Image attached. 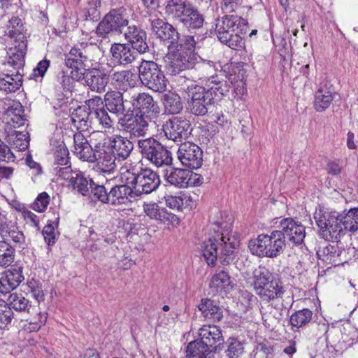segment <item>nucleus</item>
I'll list each match as a JSON object with an SVG mask.
<instances>
[{
	"instance_id": "1",
	"label": "nucleus",
	"mask_w": 358,
	"mask_h": 358,
	"mask_svg": "<svg viewBox=\"0 0 358 358\" xmlns=\"http://www.w3.org/2000/svg\"><path fill=\"white\" fill-rule=\"evenodd\" d=\"M314 219L320 229V236L327 241L338 243L347 231H358V208H350L345 214L316 208Z\"/></svg>"
},
{
	"instance_id": "2",
	"label": "nucleus",
	"mask_w": 358,
	"mask_h": 358,
	"mask_svg": "<svg viewBox=\"0 0 358 358\" xmlns=\"http://www.w3.org/2000/svg\"><path fill=\"white\" fill-rule=\"evenodd\" d=\"M220 68V73L210 76L208 80L209 89L194 83L184 87L185 98L187 99V109L195 116H204L208 113V106L218 104L223 99L224 89L222 83V66L218 63Z\"/></svg>"
},
{
	"instance_id": "3",
	"label": "nucleus",
	"mask_w": 358,
	"mask_h": 358,
	"mask_svg": "<svg viewBox=\"0 0 358 358\" xmlns=\"http://www.w3.org/2000/svg\"><path fill=\"white\" fill-rule=\"evenodd\" d=\"M196 43L194 36L185 35L182 36L178 47L168 50L164 57L167 73L176 76L193 67L197 60V55L194 52Z\"/></svg>"
},
{
	"instance_id": "4",
	"label": "nucleus",
	"mask_w": 358,
	"mask_h": 358,
	"mask_svg": "<svg viewBox=\"0 0 358 358\" xmlns=\"http://www.w3.org/2000/svg\"><path fill=\"white\" fill-rule=\"evenodd\" d=\"M0 235L3 241H0V266H8L15 259V249L5 240L9 238L20 248L24 249L25 236L23 232L7 217V215L0 211Z\"/></svg>"
},
{
	"instance_id": "5",
	"label": "nucleus",
	"mask_w": 358,
	"mask_h": 358,
	"mask_svg": "<svg viewBox=\"0 0 358 358\" xmlns=\"http://www.w3.org/2000/svg\"><path fill=\"white\" fill-rule=\"evenodd\" d=\"M122 179L131 185L134 195L137 196L152 193L160 185L159 176L155 171L141 166H136L127 169L122 173Z\"/></svg>"
},
{
	"instance_id": "6",
	"label": "nucleus",
	"mask_w": 358,
	"mask_h": 358,
	"mask_svg": "<svg viewBox=\"0 0 358 358\" xmlns=\"http://www.w3.org/2000/svg\"><path fill=\"white\" fill-rule=\"evenodd\" d=\"M165 13L170 17L178 20L185 27L191 29L201 28L204 17L196 8L185 0H169L165 7Z\"/></svg>"
},
{
	"instance_id": "7",
	"label": "nucleus",
	"mask_w": 358,
	"mask_h": 358,
	"mask_svg": "<svg viewBox=\"0 0 358 358\" xmlns=\"http://www.w3.org/2000/svg\"><path fill=\"white\" fill-rule=\"evenodd\" d=\"M285 245L282 234L274 230L270 234H261L250 240L248 248L252 255L259 257L275 258L283 252Z\"/></svg>"
},
{
	"instance_id": "8",
	"label": "nucleus",
	"mask_w": 358,
	"mask_h": 358,
	"mask_svg": "<svg viewBox=\"0 0 358 358\" xmlns=\"http://www.w3.org/2000/svg\"><path fill=\"white\" fill-rule=\"evenodd\" d=\"M270 278L269 271L265 268H259V271H255L252 283L261 300L267 303L282 298L285 292L282 282L278 279Z\"/></svg>"
},
{
	"instance_id": "9",
	"label": "nucleus",
	"mask_w": 358,
	"mask_h": 358,
	"mask_svg": "<svg viewBox=\"0 0 358 358\" xmlns=\"http://www.w3.org/2000/svg\"><path fill=\"white\" fill-rule=\"evenodd\" d=\"M225 296L227 304L236 309L240 313H246L251 310L257 299L248 290L240 289L235 279H231L225 273Z\"/></svg>"
},
{
	"instance_id": "10",
	"label": "nucleus",
	"mask_w": 358,
	"mask_h": 358,
	"mask_svg": "<svg viewBox=\"0 0 358 358\" xmlns=\"http://www.w3.org/2000/svg\"><path fill=\"white\" fill-rule=\"evenodd\" d=\"M138 148L143 157L157 167L169 166L172 163L171 152L154 138L138 140Z\"/></svg>"
},
{
	"instance_id": "11",
	"label": "nucleus",
	"mask_w": 358,
	"mask_h": 358,
	"mask_svg": "<svg viewBox=\"0 0 358 358\" xmlns=\"http://www.w3.org/2000/svg\"><path fill=\"white\" fill-rule=\"evenodd\" d=\"M129 19L123 8L113 9L108 13L96 28L99 37L108 38L110 34H121L128 27Z\"/></svg>"
},
{
	"instance_id": "12",
	"label": "nucleus",
	"mask_w": 358,
	"mask_h": 358,
	"mask_svg": "<svg viewBox=\"0 0 358 358\" xmlns=\"http://www.w3.org/2000/svg\"><path fill=\"white\" fill-rule=\"evenodd\" d=\"M138 78L144 86L154 92H162L166 89L167 80L153 61H142L138 67Z\"/></svg>"
},
{
	"instance_id": "13",
	"label": "nucleus",
	"mask_w": 358,
	"mask_h": 358,
	"mask_svg": "<svg viewBox=\"0 0 358 358\" xmlns=\"http://www.w3.org/2000/svg\"><path fill=\"white\" fill-rule=\"evenodd\" d=\"M162 130L167 139L180 145L189 137L192 128L185 117L175 116L164 123Z\"/></svg>"
},
{
	"instance_id": "14",
	"label": "nucleus",
	"mask_w": 358,
	"mask_h": 358,
	"mask_svg": "<svg viewBox=\"0 0 358 358\" xmlns=\"http://www.w3.org/2000/svg\"><path fill=\"white\" fill-rule=\"evenodd\" d=\"M151 122L142 115L125 114L120 118L118 123L122 130L132 139L145 136Z\"/></svg>"
},
{
	"instance_id": "15",
	"label": "nucleus",
	"mask_w": 358,
	"mask_h": 358,
	"mask_svg": "<svg viewBox=\"0 0 358 358\" xmlns=\"http://www.w3.org/2000/svg\"><path fill=\"white\" fill-rule=\"evenodd\" d=\"M92 44L80 43L70 50L65 57L64 63L67 68L76 69L81 73L85 71L87 62L91 61Z\"/></svg>"
},
{
	"instance_id": "16",
	"label": "nucleus",
	"mask_w": 358,
	"mask_h": 358,
	"mask_svg": "<svg viewBox=\"0 0 358 358\" xmlns=\"http://www.w3.org/2000/svg\"><path fill=\"white\" fill-rule=\"evenodd\" d=\"M151 30L157 38L168 43V50L178 47L182 36L171 24L159 18L150 19Z\"/></svg>"
},
{
	"instance_id": "17",
	"label": "nucleus",
	"mask_w": 358,
	"mask_h": 358,
	"mask_svg": "<svg viewBox=\"0 0 358 358\" xmlns=\"http://www.w3.org/2000/svg\"><path fill=\"white\" fill-rule=\"evenodd\" d=\"M227 76L231 85L227 92L231 90L232 97L241 99L246 92L245 75V70L243 68V63H231L227 67Z\"/></svg>"
},
{
	"instance_id": "18",
	"label": "nucleus",
	"mask_w": 358,
	"mask_h": 358,
	"mask_svg": "<svg viewBox=\"0 0 358 358\" xmlns=\"http://www.w3.org/2000/svg\"><path fill=\"white\" fill-rule=\"evenodd\" d=\"M279 229L277 230L283 236V239H287L293 245H301L306 236L305 227L301 222L293 218L287 217L280 220Z\"/></svg>"
},
{
	"instance_id": "19",
	"label": "nucleus",
	"mask_w": 358,
	"mask_h": 358,
	"mask_svg": "<svg viewBox=\"0 0 358 358\" xmlns=\"http://www.w3.org/2000/svg\"><path fill=\"white\" fill-rule=\"evenodd\" d=\"M110 71L103 67L88 69L83 72L82 79L91 91L101 94L106 91L110 80Z\"/></svg>"
},
{
	"instance_id": "20",
	"label": "nucleus",
	"mask_w": 358,
	"mask_h": 358,
	"mask_svg": "<svg viewBox=\"0 0 358 358\" xmlns=\"http://www.w3.org/2000/svg\"><path fill=\"white\" fill-rule=\"evenodd\" d=\"M203 152L196 144L190 142L181 143L178 150V158L182 164L189 169H197L202 165Z\"/></svg>"
},
{
	"instance_id": "21",
	"label": "nucleus",
	"mask_w": 358,
	"mask_h": 358,
	"mask_svg": "<svg viewBox=\"0 0 358 358\" xmlns=\"http://www.w3.org/2000/svg\"><path fill=\"white\" fill-rule=\"evenodd\" d=\"M132 105L138 110L137 115H142L145 118L152 120L158 117L160 108L152 96L148 93H138L132 96Z\"/></svg>"
},
{
	"instance_id": "22",
	"label": "nucleus",
	"mask_w": 358,
	"mask_h": 358,
	"mask_svg": "<svg viewBox=\"0 0 358 358\" xmlns=\"http://www.w3.org/2000/svg\"><path fill=\"white\" fill-rule=\"evenodd\" d=\"M93 162H97L98 169L103 173L110 174L116 168L115 160L117 157L114 155L109 146L101 143L94 145Z\"/></svg>"
},
{
	"instance_id": "23",
	"label": "nucleus",
	"mask_w": 358,
	"mask_h": 358,
	"mask_svg": "<svg viewBox=\"0 0 358 358\" xmlns=\"http://www.w3.org/2000/svg\"><path fill=\"white\" fill-rule=\"evenodd\" d=\"M23 267L13 265L5 271L0 277V292L3 294L10 293L24 281Z\"/></svg>"
},
{
	"instance_id": "24",
	"label": "nucleus",
	"mask_w": 358,
	"mask_h": 358,
	"mask_svg": "<svg viewBox=\"0 0 358 358\" xmlns=\"http://www.w3.org/2000/svg\"><path fill=\"white\" fill-rule=\"evenodd\" d=\"M124 36L131 48L139 54H144L150 51L147 43L146 32L136 25H129L124 31Z\"/></svg>"
},
{
	"instance_id": "25",
	"label": "nucleus",
	"mask_w": 358,
	"mask_h": 358,
	"mask_svg": "<svg viewBox=\"0 0 358 358\" xmlns=\"http://www.w3.org/2000/svg\"><path fill=\"white\" fill-rule=\"evenodd\" d=\"M200 340L199 343L206 345L209 348H213L215 352L222 350L223 341L222 332L220 328L215 325L203 326L199 329Z\"/></svg>"
},
{
	"instance_id": "26",
	"label": "nucleus",
	"mask_w": 358,
	"mask_h": 358,
	"mask_svg": "<svg viewBox=\"0 0 358 358\" xmlns=\"http://www.w3.org/2000/svg\"><path fill=\"white\" fill-rule=\"evenodd\" d=\"M85 103L88 106L90 114L94 116L103 128L112 127L113 120L105 109L104 99H102L101 96H95L86 101Z\"/></svg>"
},
{
	"instance_id": "27",
	"label": "nucleus",
	"mask_w": 358,
	"mask_h": 358,
	"mask_svg": "<svg viewBox=\"0 0 358 358\" xmlns=\"http://www.w3.org/2000/svg\"><path fill=\"white\" fill-rule=\"evenodd\" d=\"M111 59L118 65L127 66L132 64L137 58V53L129 44L117 43L111 45L110 49Z\"/></svg>"
},
{
	"instance_id": "28",
	"label": "nucleus",
	"mask_w": 358,
	"mask_h": 358,
	"mask_svg": "<svg viewBox=\"0 0 358 358\" xmlns=\"http://www.w3.org/2000/svg\"><path fill=\"white\" fill-rule=\"evenodd\" d=\"M346 250L341 248L338 245H331L320 248L317 255L318 258L327 264L337 266L343 262H346Z\"/></svg>"
},
{
	"instance_id": "29",
	"label": "nucleus",
	"mask_w": 358,
	"mask_h": 358,
	"mask_svg": "<svg viewBox=\"0 0 358 358\" xmlns=\"http://www.w3.org/2000/svg\"><path fill=\"white\" fill-rule=\"evenodd\" d=\"M134 196V190L129 184L116 185L109 189L108 204L114 206L125 205L131 202Z\"/></svg>"
},
{
	"instance_id": "30",
	"label": "nucleus",
	"mask_w": 358,
	"mask_h": 358,
	"mask_svg": "<svg viewBox=\"0 0 358 358\" xmlns=\"http://www.w3.org/2000/svg\"><path fill=\"white\" fill-rule=\"evenodd\" d=\"M109 148L118 161H124L130 156L134 150V144L128 137L115 135L110 138Z\"/></svg>"
},
{
	"instance_id": "31",
	"label": "nucleus",
	"mask_w": 358,
	"mask_h": 358,
	"mask_svg": "<svg viewBox=\"0 0 358 358\" xmlns=\"http://www.w3.org/2000/svg\"><path fill=\"white\" fill-rule=\"evenodd\" d=\"M143 210L151 219L160 220L172 225H177L180 223V220L176 215L168 212L164 208H160L156 203H145Z\"/></svg>"
},
{
	"instance_id": "32",
	"label": "nucleus",
	"mask_w": 358,
	"mask_h": 358,
	"mask_svg": "<svg viewBox=\"0 0 358 358\" xmlns=\"http://www.w3.org/2000/svg\"><path fill=\"white\" fill-rule=\"evenodd\" d=\"M6 35L15 41V43H27L29 34L22 20L13 16L6 25Z\"/></svg>"
},
{
	"instance_id": "33",
	"label": "nucleus",
	"mask_w": 358,
	"mask_h": 358,
	"mask_svg": "<svg viewBox=\"0 0 358 358\" xmlns=\"http://www.w3.org/2000/svg\"><path fill=\"white\" fill-rule=\"evenodd\" d=\"M74 150L73 153L80 159L84 162H93V155L94 153V146L92 147L88 142L85 136L77 132L73 135Z\"/></svg>"
},
{
	"instance_id": "34",
	"label": "nucleus",
	"mask_w": 358,
	"mask_h": 358,
	"mask_svg": "<svg viewBox=\"0 0 358 358\" xmlns=\"http://www.w3.org/2000/svg\"><path fill=\"white\" fill-rule=\"evenodd\" d=\"M110 78L113 85L124 91L134 87L138 82V76L131 70L113 71Z\"/></svg>"
},
{
	"instance_id": "35",
	"label": "nucleus",
	"mask_w": 358,
	"mask_h": 358,
	"mask_svg": "<svg viewBox=\"0 0 358 358\" xmlns=\"http://www.w3.org/2000/svg\"><path fill=\"white\" fill-rule=\"evenodd\" d=\"M201 250L207 264L215 266L216 260L218 258L222 259L221 255L223 254L224 247L222 243L215 238H209L208 241L203 243Z\"/></svg>"
},
{
	"instance_id": "36",
	"label": "nucleus",
	"mask_w": 358,
	"mask_h": 358,
	"mask_svg": "<svg viewBox=\"0 0 358 358\" xmlns=\"http://www.w3.org/2000/svg\"><path fill=\"white\" fill-rule=\"evenodd\" d=\"M104 103L106 110L117 116L125 111L123 94L119 91H108L104 95Z\"/></svg>"
},
{
	"instance_id": "37",
	"label": "nucleus",
	"mask_w": 358,
	"mask_h": 358,
	"mask_svg": "<svg viewBox=\"0 0 358 358\" xmlns=\"http://www.w3.org/2000/svg\"><path fill=\"white\" fill-rule=\"evenodd\" d=\"M83 73L76 69H69L62 70L57 76V85L63 89L64 91L71 92L75 85L76 81L82 79Z\"/></svg>"
},
{
	"instance_id": "38",
	"label": "nucleus",
	"mask_w": 358,
	"mask_h": 358,
	"mask_svg": "<svg viewBox=\"0 0 358 358\" xmlns=\"http://www.w3.org/2000/svg\"><path fill=\"white\" fill-rule=\"evenodd\" d=\"M4 118L7 124L16 128L24 124L26 119L24 115V109L20 102H13L4 113Z\"/></svg>"
},
{
	"instance_id": "39",
	"label": "nucleus",
	"mask_w": 358,
	"mask_h": 358,
	"mask_svg": "<svg viewBox=\"0 0 358 358\" xmlns=\"http://www.w3.org/2000/svg\"><path fill=\"white\" fill-rule=\"evenodd\" d=\"M14 48H10L7 65L13 67L16 71L24 66V57L27 51V43H17Z\"/></svg>"
},
{
	"instance_id": "40",
	"label": "nucleus",
	"mask_w": 358,
	"mask_h": 358,
	"mask_svg": "<svg viewBox=\"0 0 358 358\" xmlns=\"http://www.w3.org/2000/svg\"><path fill=\"white\" fill-rule=\"evenodd\" d=\"M334 99V92L327 84L320 85L315 94L314 107L318 112L326 110Z\"/></svg>"
},
{
	"instance_id": "41",
	"label": "nucleus",
	"mask_w": 358,
	"mask_h": 358,
	"mask_svg": "<svg viewBox=\"0 0 358 358\" xmlns=\"http://www.w3.org/2000/svg\"><path fill=\"white\" fill-rule=\"evenodd\" d=\"M189 176H191V171L182 169H171L169 171H167L165 175L169 183L179 188L188 187Z\"/></svg>"
},
{
	"instance_id": "42",
	"label": "nucleus",
	"mask_w": 358,
	"mask_h": 358,
	"mask_svg": "<svg viewBox=\"0 0 358 358\" xmlns=\"http://www.w3.org/2000/svg\"><path fill=\"white\" fill-rule=\"evenodd\" d=\"M164 113L168 115L179 114L183 109L180 96L176 93L169 92L162 96Z\"/></svg>"
},
{
	"instance_id": "43",
	"label": "nucleus",
	"mask_w": 358,
	"mask_h": 358,
	"mask_svg": "<svg viewBox=\"0 0 358 358\" xmlns=\"http://www.w3.org/2000/svg\"><path fill=\"white\" fill-rule=\"evenodd\" d=\"M198 308L205 317L213 319L214 321H220L222 318V311L213 300L202 299Z\"/></svg>"
},
{
	"instance_id": "44",
	"label": "nucleus",
	"mask_w": 358,
	"mask_h": 358,
	"mask_svg": "<svg viewBox=\"0 0 358 358\" xmlns=\"http://www.w3.org/2000/svg\"><path fill=\"white\" fill-rule=\"evenodd\" d=\"M50 145L55 164L59 165H67L69 162V152L64 141L52 139Z\"/></svg>"
},
{
	"instance_id": "45",
	"label": "nucleus",
	"mask_w": 358,
	"mask_h": 358,
	"mask_svg": "<svg viewBox=\"0 0 358 358\" xmlns=\"http://www.w3.org/2000/svg\"><path fill=\"white\" fill-rule=\"evenodd\" d=\"M91 181L94 180L87 178L83 172L78 171V172H76L74 177L71 178L70 185L78 193L83 196H87L90 193Z\"/></svg>"
},
{
	"instance_id": "46",
	"label": "nucleus",
	"mask_w": 358,
	"mask_h": 358,
	"mask_svg": "<svg viewBox=\"0 0 358 358\" xmlns=\"http://www.w3.org/2000/svg\"><path fill=\"white\" fill-rule=\"evenodd\" d=\"M239 246V238L232 229L227 232V241H225V263L229 264L235 259Z\"/></svg>"
},
{
	"instance_id": "47",
	"label": "nucleus",
	"mask_w": 358,
	"mask_h": 358,
	"mask_svg": "<svg viewBox=\"0 0 358 358\" xmlns=\"http://www.w3.org/2000/svg\"><path fill=\"white\" fill-rule=\"evenodd\" d=\"M186 352L187 358H212L209 348L206 345L199 343L198 340L188 343Z\"/></svg>"
},
{
	"instance_id": "48",
	"label": "nucleus",
	"mask_w": 358,
	"mask_h": 358,
	"mask_svg": "<svg viewBox=\"0 0 358 358\" xmlns=\"http://www.w3.org/2000/svg\"><path fill=\"white\" fill-rule=\"evenodd\" d=\"M313 315V311L308 308L297 310L290 316V324L298 329L305 327L312 321Z\"/></svg>"
},
{
	"instance_id": "49",
	"label": "nucleus",
	"mask_w": 358,
	"mask_h": 358,
	"mask_svg": "<svg viewBox=\"0 0 358 358\" xmlns=\"http://www.w3.org/2000/svg\"><path fill=\"white\" fill-rule=\"evenodd\" d=\"M164 199L167 207L178 211H182L190 201V196L182 192L176 195L168 194L164 196Z\"/></svg>"
},
{
	"instance_id": "50",
	"label": "nucleus",
	"mask_w": 358,
	"mask_h": 358,
	"mask_svg": "<svg viewBox=\"0 0 358 358\" xmlns=\"http://www.w3.org/2000/svg\"><path fill=\"white\" fill-rule=\"evenodd\" d=\"M225 26L228 28L225 30V34H229L231 29L232 33L238 31L241 34H245L248 29L245 20L234 15H225Z\"/></svg>"
},
{
	"instance_id": "51",
	"label": "nucleus",
	"mask_w": 358,
	"mask_h": 358,
	"mask_svg": "<svg viewBox=\"0 0 358 358\" xmlns=\"http://www.w3.org/2000/svg\"><path fill=\"white\" fill-rule=\"evenodd\" d=\"M21 85V78L20 71L16 74L6 75L0 79V90L8 92H15Z\"/></svg>"
},
{
	"instance_id": "52",
	"label": "nucleus",
	"mask_w": 358,
	"mask_h": 358,
	"mask_svg": "<svg viewBox=\"0 0 358 358\" xmlns=\"http://www.w3.org/2000/svg\"><path fill=\"white\" fill-rule=\"evenodd\" d=\"M90 186V194L96 200L101 202L102 203L108 204L109 203V191L108 185L109 183H106V185H99L96 183L94 181H91Z\"/></svg>"
},
{
	"instance_id": "53",
	"label": "nucleus",
	"mask_w": 358,
	"mask_h": 358,
	"mask_svg": "<svg viewBox=\"0 0 358 358\" xmlns=\"http://www.w3.org/2000/svg\"><path fill=\"white\" fill-rule=\"evenodd\" d=\"M8 305L10 308H13L17 311L29 312L31 305L29 301L22 296V294L12 293L8 299Z\"/></svg>"
},
{
	"instance_id": "54",
	"label": "nucleus",
	"mask_w": 358,
	"mask_h": 358,
	"mask_svg": "<svg viewBox=\"0 0 358 358\" xmlns=\"http://www.w3.org/2000/svg\"><path fill=\"white\" fill-rule=\"evenodd\" d=\"M27 132L15 131L14 134L9 135V142L12 146L19 151L25 150L29 145V140Z\"/></svg>"
},
{
	"instance_id": "55",
	"label": "nucleus",
	"mask_w": 358,
	"mask_h": 358,
	"mask_svg": "<svg viewBox=\"0 0 358 358\" xmlns=\"http://www.w3.org/2000/svg\"><path fill=\"white\" fill-rule=\"evenodd\" d=\"M89 115H91L90 113H87L81 108H79L71 116L72 122L78 129L83 130L87 129L89 127Z\"/></svg>"
},
{
	"instance_id": "56",
	"label": "nucleus",
	"mask_w": 358,
	"mask_h": 358,
	"mask_svg": "<svg viewBox=\"0 0 358 358\" xmlns=\"http://www.w3.org/2000/svg\"><path fill=\"white\" fill-rule=\"evenodd\" d=\"M242 35L238 31L230 34L229 37L225 34V45L231 50H241L245 47V41Z\"/></svg>"
},
{
	"instance_id": "57",
	"label": "nucleus",
	"mask_w": 358,
	"mask_h": 358,
	"mask_svg": "<svg viewBox=\"0 0 358 358\" xmlns=\"http://www.w3.org/2000/svg\"><path fill=\"white\" fill-rule=\"evenodd\" d=\"M101 7L99 0H90L87 6L85 8V17L86 20H97L100 17L99 8Z\"/></svg>"
},
{
	"instance_id": "58",
	"label": "nucleus",
	"mask_w": 358,
	"mask_h": 358,
	"mask_svg": "<svg viewBox=\"0 0 358 358\" xmlns=\"http://www.w3.org/2000/svg\"><path fill=\"white\" fill-rule=\"evenodd\" d=\"M13 313L8 303L0 300V330L3 329L11 322Z\"/></svg>"
},
{
	"instance_id": "59",
	"label": "nucleus",
	"mask_w": 358,
	"mask_h": 358,
	"mask_svg": "<svg viewBox=\"0 0 358 358\" xmlns=\"http://www.w3.org/2000/svg\"><path fill=\"white\" fill-rule=\"evenodd\" d=\"M227 356L229 358H237L243 352V345L236 338H229L227 341Z\"/></svg>"
},
{
	"instance_id": "60",
	"label": "nucleus",
	"mask_w": 358,
	"mask_h": 358,
	"mask_svg": "<svg viewBox=\"0 0 358 358\" xmlns=\"http://www.w3.org/2000/svg\"><path fill=\"white\" fill-rule=\"evenodd\" d=\"M28 291L31 293L33 297L38 302L43 301L44 294L42 289L41 283L34 279H31L27 282Z\"/></svg>"
},
{
	"instance_id": "61",
	"label": "nucleus",
	"mask_w": 358,
	"mask_h": 358,
	"mask_svg": "<svg viewBox=\"0 0 358 358\" xmlns=\"http://www.w3.org/2000/svg\"><path fill=\"white\" fill-rule=\"evenodd\" d=\"M205 134L201 136V141L203 143L213 146L215 144L216 137L215 136L217 132V128L216 125L210 124L208 126L207 131H204Z\"/></svg>"
},
{
	"instance_id": "62",
	"label": "nucleus",
	"mask_w": 358,
	"mask_h": 358,
	"mask_svg": "<svg viewBox=\"0 0 358 358\" xmlns=\"http://www.w3.org/2000/svg\"><path fill=\"white\" fill-rule=\"evenodd\" d=\"M210 287L214 294L222 293L224 291V271L213 276Z\"/></svg>"
},
{
	"instance_id": "63",
	"label": "nucleus",
	"mask_w": 358,
	"mask_h": 358,
	"mask_svg": "<svg viewBox=\"0 0 358 358\" xmlns=\"http://www.w3.org/2000/svg\"><path fill=\"white\" fill-rule=\"evenodd\" d=\"M49 203V196L46 192L40 194L34 203L32 204L33 209L38 212H43Z\"/></svg>"
},
{
	"instance_id": "64",
	"label": "nucleus",
	"mask_w": 358,
	"mask_h": 358,
	"mask_svg": "<svg viewBox=\"0 0 358 358\" xmlns=\"http://www.w3.org/2000/svg\"><path fill=\"white\" fill-rule=\"evenodd\" d=\"M43 235L48 245H52L55 243V227L52 224H48L44 227Z\"/></svg>"
}]
</instances>
